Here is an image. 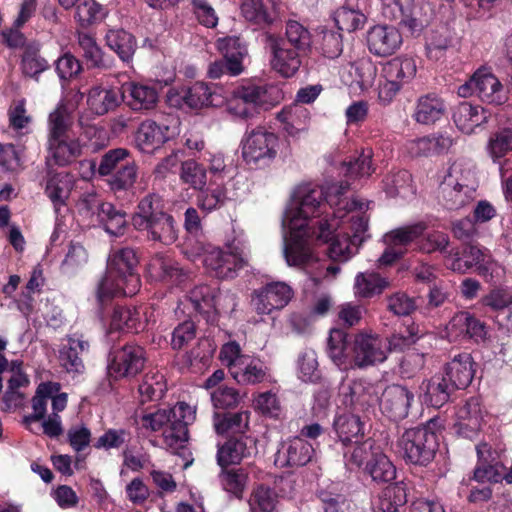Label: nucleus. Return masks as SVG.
I'll use <instances>...</instances> for the list:
<instances>
[{"label": "nucleus", "mask_w": 512, "mask_h": 512, "mask_svg": "<svg viewBox=\"0 0 512 512\" xmlns=\"http://www.w3.org/2000/svg\"><path fill=\"white\" fill-rule=\"evenodd\" d=\"M348 183L332 184L325 192L312 183L298 185L283 215L288 229L284 237V256L289 266H303L315 257L313 240L331 241L328 255L346 262L369 237L366 211L369 203L343 197Z\"/></svg>", "instance_id": "nucleus-1"}, {"label": "nucleus", "mask_w": 512, "mask_h": 512, "mask_svg": "<svg viewBox=\"0 0 512 512\" xmlns=\"http://www.w3.org/2000/svg\"><path fill=\"white\" fill-rule=\"evenodd\" d=\"M347 334L342 329H331L327 353L332 362L341 370L365 369L385 362L389 355L386 340L372 332L361 331L354 335L350 349Z\"/></svg>", "instance_id": "nucleus-2"}, {"label": "nucleus", "mask_w": 512, "mask_h": 512, "mask_svg": "<svg viewBox=\"0 0 512 512\" xmlns=\"http://www.w3.org/2000/svg\"><path fill=\"white\" fill-rule=\"evenodd\" d=\"M136 254L131 248L112 251L104 277L98 284L97 299L103 304L116 296H133L140 289V278L135 273Z\"/></svg>", "instance_id": "nucleus-3"}, {"label": "nucleus", "mask_w": 512, "mask_h": 512, "mask_svg": "<svg viewBox=\"0 0 512 512\" xmlns=\"http://www.w3.org/2000/svg\"><path fill=\"white\" fill-rule=\"evenodd\" d=\"M195 408L179 402L169 410H158L141 417L142 428L162 431L164 443L170 448L181 447L188 440V425L195 420Z\"/></svg>", "instance_id": "nucleus-4"}, {"label": "nucleus", "mask_w": 512, "mask_h": 512, "mask_svg": "<svg viewBox=\"0 0 512 512\" xmlns=\"http://www.w3.org/2000/svg\"><path fill=\"white\" fill-rule=\"evenodd\" d=\"M281 93L277 87L247 82L237 86L228 97L224 96L227 113L240 120H247L279 102Z\"/></svg>", "instance_id": "nucleus-5"}, {"label": "nucleus", "mask_w": 512, "mask_h": 512, "mask_svg": "<svg viewBox=\"0 0 512 512\" xmlns=\"http://www.w3.org/2000/svg\"><path fill=\"white\" fill-rule=\"evenodd\" d=\"M132 225L139 231H145L151 240L165 245L174 243L178 237L173 217L162 211H155L151 196H146L139 203Z\"/></svg>", "instance_id": "nucleus-6"}, {"label": "nucleus", "mask_w": 512, "mask_h": 512, "mask_svg": "<svg viewBox=\"0 0 512 512\" xmlns=\"http://www.w3.org/2000/svg\"><path fill=\"white\" fill-rule=\"evenodd\" d=\"M435 420L425 426L406 430L398 441L399 452L405 461L426 465L431 462L438 449V437L433 431Z\"/></svg>", "instance_id": "nucleus-7"}, {"label": "nucleus", "mask_w": 512, "mask_h": 512, "mask_svg": "<svg viewBox=\"0 0 512 512\" xmlns=\"http://www.w3.org/2000/svg\"><path fill=\"white\" fill-rule=\"evenodd\" d=\"M279 138L264 127L247 131L241 141V154L250 165H266L277 156Z\"/></svg>", "instance_id": "nucleus-8"}, {"label": "nucleus", "mask_w": 512, "mask_h": 512, "mask_svg": "<svg viewBox=\"0 0 512 512\" xmlns=\"http://www.w3.org/2000/svg\"><path fill=\"white\" fill-rule=\"evenodd\" d=\"M475 94L482 102L502 105L508 100V90L489 69H478L465 84L459 86L458 95L466 98Z\"/></svg>", "instance_id": "nucleus-9"}, {"label": "nucleus", "mask_w": 512, "mask_h": 512, "mask_svg": "<svg viewBox=\"0 0 512 512\" xmlns=\"http://www.w3.org/2000/svg\"><path fill=\"white\" fill-rule=\"evenodd\" d=\"M446 266L454 272L465 273L472 267H476L479 274L484 277H500L501 266L493 260L487 249H480L476 246L465 248L462 256L456 251H449L445 255Z\"/></svg>", "instance_id": "nucleus-10"}, {"label": "nucleus", "mask_w": 512, "mask_h": 512, "mask_svg": "<svg viewBox=\"0 0 512 512\" xmlns=\"http://www.w3.org/2000/svg\"><path fill=\"white\" fill-rule=\"evenodd\" d=\"M265 47L270 54V66L276 73L290 78L298 72L304 53L287 46L282 37L272 33L265 35Z\"/></svg>", "instance_id": "nucleus-11"}, {"label": "nucleus", "mask_w": 512, "mask_h": 512, "mask_svg": "<svg viewBox=\"0 0 512 512\" xmlns=\"http://www.w3.org/2000/svg\"><path fill=\"white\" fill-rule=\"evenodd\" d=\"M180 121L170 116L165 123L158 124L153 120L143 121L136 132L135 142L143 152H152L179 134Z\"/></svg>", "instance_id": "nucleus-12"}, {"label": "nucleus", "mask_w": 512, "mask_h": 512, "mask_svg": "<svg viewBox=\"0 0 512 512\" xmlns=\"http://www.w3.org/2000/svg\"><path fill=\"white\" fill-rule=\"evenodd\" d=\"M202 261L213 276L221 279L233 278L236 271L246 264L247 255L243 251H233L231 248L224 251L211 247L205 250Z\"/></svg>", "instance_id": "nucleus-13"}, {"label": "nucleus", "mask_w": 512, "mask_h": 512, "mask_svg": "<svg viewBox=\"0 0 512 512\" xmlns=\"http://www.w3.org/2000/svg\"><path fill=\"white\" fill-rule=\"evenodd\" d=\"M144 363L145 352L142 347L125 345L113 352L108 364V373L115 379L134 377L143 369Z\"/></svg>", "instance_id": "nucleus-14"}, {"label": "nucleus", "mask_w": 512, "mask_h": 512, "mask_svg": "<svg viewBox=\"0 0 512 512\" xmlns=\"http://www.w3.org/2000/svg\"><path fill=\"white\" fill-rule=\"evenodd\" d=\"M292 298V289L284 282H272L256 290L251 303L260 315L284 308Z\"/></svg>", "instance_id": "nucleus-15"}, {"label": "nucleus", "mask_w": 512, "mask_h": 512, "mask_svg": "<svg viewBox=\"0 0 512 512\" xmlns=\"http://www.w3.org/2000/svg\"><path fill=\"white\" fill-rule=\"evenodd\" d=\"M487 412L477 397L468 399L456 412L455 431L458 435L474 439L486 422Z\"/></svg>", "instance_id": "nucleus-16"}, {"label": "nucleus", "mask_w": 512, "mask_h": 512, "mask_svg": "<svg viewBox=\"0 0 512 512\" xmlns=\"http://www.w3.org/2000/svg\"><path fill=\"white\" fill-rule=\"evenodd\" d=\"M121 99L132 111L146 113L156 108L159 93L154 85L128 81L121 87Z\"/></svg>", "instance_id": "nucleus-17"}, {"label": "nucleus", "mask_w": 512, "mask_h": 512, "mask_svg": "<svg viewBox=\"0 0 512 512\" xmlns=\"http://www.w3.org/2000/svg\"><path fill=\"white\" fill-rule=\"evenodd\" d=\"M381 388L364 379L352 381L341 388L343 402L357 410H366L379 402Z\"/></svg>", "instance_id": "nucleus-18"}, {"label": "nucleus", "mask_w": 512, "mask_h": 512, "mask_svg": "<svg viewBox=\"0 0 512 512\" xmlns=\"http://www.w3.org/2000/svg\"><path fill=\"white\" fill-rule=\"evenodd\" d=\"M257 454L256 440L250 436L229 438L223 445L218 446L217 463L222 468L239 464L242 460Z\"/></svg>", "instance_id": "nucleus-19"}, {"label": "nucleus", "mask_w": 512, "mask_h": 512, "mask_svg": "<svg viewBox=\"0 0 512 512\" xmlns=\"http://www.w3.org/2000/svg\"><path fill=\"white\" fill-rule=\"evenodd\" d=\"M402 35L394 26L376 25L367 32V46L369 51L381 57L395 53L402 44Z\"/></svg>", "instance_id": "nucleus-20"}, {"label": "nucleus", "mask_w": 512, "mask_h": 512, "mask_svg": "<svg viewBox=\"0 0 512 512\" xmlns=\"http://www.w3.org/2000/svg\"><path fill=\"white\" fill-rule=\"evenodd\" d=\"M183 103L192 109L224 105V89L217 85L196 82L179 94Z\"/></svg>", "instance_id": "nucleus-21"}, {"label": "nucleus", "mask_w": 512, "mask_h": 512, "mask_svg": "<svg viewBox=\"0 0 512 512\" xmlns=\"http://www.w3.org/2000/svg\"><path fill=\"white\" fill-rule=\"evenodd\" d=\"M314 454L313 446L301 437L281 444L275 455V464L281 468L306 465Z\"/></svg>", "instance_id": "nucleus-22"}, {"label": "nucleus", "mask_w": 512, "mask_h": 512, "mask_svg": "<svg viewBox=\"0 0 512 512\" xmlns=\"http://www.w3.org/2000/svg\"><path fill=\"white\" fill-rule=\"evenodd\" d=\"M413 398V393L406 387L391 385L382 392L379 401L383 413L393 420H400L408 415Z\"/></svg>", "instance_id": "nucleus-23"}, {"label": "nucleus", "mask_w": 512, "mask_h": 512, "mask_svg": "<svg viewBox=\"0 0 512 512\" xmlns=\"http://www.w3.org/2000/svg\"><path fill=\"white\" fill-rule=\"evenodd\" d=\"M226 299H229L231 307L234 308L236 304L233 296L222 294L215 296L213 289L207 285L196 286L188 295V301L192 308L200 314L207 315L208 321L214 320L215 313L222 306V300Z\"/></svg>", "instance_id": "nucleus-24"}, {"label": "nucleus", "mask_w": 512, "mask_h": 512, "mask_svg": "<svg viewBox=\"0 0 512 512\" xmlns=\"http://www.w3.org/2000/svg\"><path fill=\"white\" fill-rule=\"evenodd\" d=\"M217 48L223 54L227 75L238 76L244 72L243 60L247 56V48L239 37L229 36L217 41Z\"/></svg>", "instance_id": "nucleus-25"}, {"label": "nucleus", "mask_w": 512, "mask_h": 512, "mask_svg": "<svg viewBox=\"0 0 512 512\" xmlns=\"http://www.w3.org/2000/svg\"><path fill=\"white\" fill-rule=\"evenodd\" d=\"M90 344L83 335L68 336L67 344L60 350V361L68 372L80 373L84 369L82 357L89 352Z\"/></svg>", "instance_id": "nucleus-26"}, {"label": "nucleus", "mask_w": 512, "mask_h": 512, "mask_svg": "<svg viewBox=\"0 0 512 512\" xmlns=\"http://www.w3.org/2000/svg\"><path fill=\"white\" fill-rule=\"evenodd\" d=\"M241 385H256L269 376V369L259 358L247 355L230 374Z\"/></svg>", "instance_id": "nucleus-27"}, {"label": "nucleus", "mask_w": 512, "mask_h": 512, "mask_svg": "<svg viewBox=\"0 0 512 512\" xmlns=\"http://www.w3.org/2000/svg\"><path fill=\"white\" fill-rule=\"evenodd\" d=\"M490 113L480 105L461 102L453 112V121L466 134L474 132L476 127L488 121Z\"/></svg>", "instance_id": "nucleus-28"}, {"label": "nucleus", "mask_w": 512, "mask_h": 512, "mask_svg": "<svg viewBox=\"0 0 512 512\" xmlns=\"http://www.w3.org/2000/svg\"><path fill=\"white\" fill-rule=\"evenodd\" d=\"M447 112V106L436 94H427L418 98L413 113L417 123L431 125L441 120Z\"/></svg>", "instance_id": "nucleus-29"}, {"label": "nucleus", "mask_w": 512, "mask_h": 512, "mask_svg": "<svg viewBox=\"0 0 512 512\" xmlns=\"http://www.w3.org/2000/svg\"><path fill=\"white\" fill-rule=\"evenodd\" d=\"M48 161L53 160L55 164L64 166L81 155L82 145L78 140L68 136L48 139Z\"/></svg>", "instance_id": "nucleus-30"}, {"label": "nucleus", "mask_w": 512, "mask_h": 512, "mask_svg": "<svg viewBox=\"0 0 512 512\" xmlns=\"http://www.w3.org/2000/svg\"><path fill=\"white\" fill-rule=\"evenodd\" d=\"M478 465L474 470V479L477 482L498 483L503 480L504 467L494 462L491 449L488 444L481 443L477 446Z\"/></svg>", "instance_id": "nucleus-31"}, {"label": "nucleus", "mask_w": 512, "mask_h": 512, "mask_svg": "<svg viewBox=\"0 0 512 512\" xmlns=\"http://www.w3.org/2000/svg\"><path fill=\"white\" fill-rule=\"evenodd\" d=\"M446 376L451 386L458 389L466 388L472 381L475 369L469 353H460L447 364Z\"/></svg>", "instance_id": "nucleus-32"}, {"label": "nucleus", "mask_w": 512, "mask_h": 512, "mask_svg": "<svg viewBox=\"0 0 512 512\" xmlns=\"http://www.w3.org/2000/svg\"><path fill=\"white\" fill-rule=\"evenodd\" d=\"M442 181L455 184L467 191H476L478 182L475 165L471 160L458 159L448 167Z\"/></svg>", "instance_id": "nucleus-33"}, {"label": "nucleus", "mask_w": 512, "mask_h": 512, "mask_svg": "<svg viewBox=\"0 0 512 512\" xmlns=\"http://www.w3.org/2000/svg\"><path fill=\"white\" fill-rule=\"evenodd\" d=\"M380 447L376 445L375 441L368 438L362 442L355 440L349 444L343 445V457L345 466L349 470L355 468L365 467L367 462L371 460L376 452V449Z\"/></svg>", "instance_id": "nucleus-34"}, {"label": "nucleus", "mask_w": 512, "mask_h": 512, "mask_svg": "<svg viewBox=\"0 0 512 512\" xmlns=\"http://www.w3.org/2000/svg\"><path fill=\"white\" fill-rule=\"evenodd\" d=\"M120 94L121 92L112 87L94 86L88 93L87 105L93 113L104 115L120 104Z\"/></svg>", "instance_id": "nucleus-35"}, {"label": "nucleus", "mask_w": 512, "mask_h": 512, "mask_svg": "<svg viewBox=\"0 0 512 512\" xmlns=\"http://www.w3.org/2000/svg\"><path fill=\"white\" fill-rule=\"evenodd\" d=\"M416 72L417 66L413 58L396 57L383 64L381 77L402 86L410 82L415 77Z\"/></svg>", "instance_id": "nucleus-36"}, {"label": "nucleus", "mask_w": 512, "mask_h": 512, "mask_svg": "<svg viewBox=\"0 0 512 512\" xmlns=\"http://www.w3.org/2000/svg\"><path fill=\"white\" fill-rule=\"evenodd\" d=\"M151 277L166 283L179 284L185 278V272L179 267L173 259L158 255L153 258L148 266Z\"/></svg>", "instance_id": "nucleus-37"}, {"label": "nucleus", "mask_w": 512, "mask_h": 512, "mask_svg": "<svg viewBox=\"0 0 512 512\" xmlns=\"http://www.w3.org/2000/svg\"><path fill=\"white\" fill-rule=\"evenodd\" d=\"M486 149L493 163L498 164V169L501 164L509 166L510 159L505 157L512 151V128H502L493 133L488 140Z\"/></svg>", "instance_id": "nucleus-38"}, {"label": "nucleus", "mask_w": 512, "mask_h": 512, "mask_svg": "<svg viewBox=\"0 0 512 512\" xmlns=\"http://www.w3.org/2000/svg\"><path fill=\"white\" fill-rule=\"evenodd\" d=\"M475 192L473 190L467 191L455 184L442 181L438 188V200L445 208L458 210L473 201Z\"/></svg>", "instance_id": "nucleus-39"}, {"label": "nucleus", "mask_w": 512, "mask_h": 512, "mask_svg": "<svg viewBox=\"0 0 512 512\" xmlns=\"http://www.w3.org/2000/svg\"><path fill=\"white\" fill-rule=\"evenodd\" d=\"M453 388L445 377L434 376L421 385L423 393L420 397L425 404L439 408L448 401Z\"/></svg>", "instance_id": "nucleus-40"}, {"label": "nucleus", "mask_w": 512, "mask_h": 512, "mask_svg": "<svg viewBox=\"0 0 512 512\" xmlns=\"http://www.w3.org/2000/svg\"><path fill=\"white\" fill-rule=\"evenodd\" d=\"M107 46L113 50L123 62H130L136 51L135 37L123 29H110L105 35Z\"/></svg>", "instance_id": "nucleus-41"}, {"label": "nucleus", "mask_w": 512, "mask_h": 512, "mask_svg": "<svg viewBox=\"0 0 512 512\" xmlns=\"http://www.w3.org/2000/svg\"><path fill=\"white\" fill-rule=\"evenodd\" d=\"M426 229L427 225L423 221L401 226L384 234L382 241L384 245H392L405 250V247L422 236Z\"/></svg>", "instance_id": "nucleus-42"}, {"label": "nucleus", "mask_w": 512, "mask_h": 512, "mask_svg": "<svg viewBox=\"0 0 512 512\" xmlns=\"http://www.w3.org/2000/svg\"><path fill=\"white\" fill-rule=\"evenodd\" d=\"M364 471L378 483L390 482L396 478V468L381 448L376 449L371 460L365 465Z\"/></svg>", "instance_id": "nucleus-43"}, {"label": "nucleus", "mask_w": 512, "mask_h": 512, "mask_svg": "<svg viewBox=\"0 0 512 512\" xmlns=\"http://www.w3.org/2000/svg\"><path fill=\"white\" fill-rule=\"evenodd\" d=\"M387 279L375 272H360L355 276L354 294L359 298H371L381 294L387 287Z\"/></svg>", "instance_id": "nucleus-44"}, {"label": "nucleus", "mask_w": 512, "mask_h": 512, "mask_svg": "<svg viewBox=\"0 0 512 512\" xmlns=\"http://www.w3.org/2000/svg\"><path fill=\"white\" fill-rule=\"evenodd\" d=\"M71 189L72 180L68 174L57 173L48 177L45 193L52 201L56 211L65 205L66 200L69 198Z\"/></svg>", "instance_id": "nucleus-45"}, {"label": "nucleus", "mask_w": 512, "mask_h": 512, "mask_svg": "<svg viewBox=\"0 0 512 512\" xmlns=\"http://www.w3.org/2000/svg\"><path fill=\"white\" fill-rule=\"evenodd\" d=\"M59 390V384L53 382L41 383L38 386L36 394L32 399L33 413L24 418V422L28 426L45 418L48 402L50 398L53 397V394L57 393Z\"/></svg>", "instance_id": "nucleus-46"}, {"label": "nucleus", "mask_w": 512, "mask_h": 512, "mask_svg": "<svg viewBox=\"0 0 512 512\" xmlns=\"http://www.w3.org/2000/svg\"><path fill=\"white\" fill-rule=\"evenodd\" d=\"M334 429L342 445L358 440L364 434V424L359 416L350 413L338 415L334 420Z\"/></svg>", "instance_id": "nucleus-47"}, {"label": "nucleus", "mask_w": 512, "mask_h": 512, "mask_svg": "<svg viewBox=\"0 0 512 512\" xmlns=\"http://www.w3.org/2000/svg\"><path fill=\"white\" fill-rule=\"evenodd\" d=\"M283 39L287 42V46L304 54L310 51L312 46V35L310 31L303 24L295 20L286 22Z\"/></svg>", "instance_id": "nucleus-48"}, {"label": "nucleus", "mask_w": 512, "mask_h": 512, "mask_svg": "<svg viewBox=\"0 0 512 512\" xmlns=\"http://www.w3.org/2000/svg\"><path fill=\"white\" fill-rule=\"evenodd\" d=\"M111 236L119 237L124 235L127 229L126 213L116 209L111 203H106L102 214L96 221Z\"/></svg>", "instance_id": "nucleus-49"}, {"label": "nucleus", "mask_w": 512, "mask_h": 512, "mask_svg": "<svg viewBox=\"0 0 512 512\" xmlns=\"http://www.w3.org/2000/svg\"><path fill=\"white\" fill-rule=\"evenodd\" d=\"M278 119L285 124L284 129L288 135L296 137L307 130L309 117L305 108L295 105L282 110Z\"/></svg>", "instance_id": "nucleus-50"}, {"label": "nucleus", "mask_w": 512, "mask_h": 512, "mask_svg": "<svg viewBox=\"0 0 512 512\" xmlns=\"http://www.w3.org/2000/svg\"><path fill=\"white\" fill-rule=\"evenodd\" d=\"M407 502L406 490L402 483L387 486L379 497L380 512H402Z\"/></svg>", "instance_id": "nucleus-51"}, {"label": "nucleus", "mask_w": 512, "mask_h": 512, "mask_svg": "<svg viewBox=\"0 0 512 512\" xmlns=\"http://www.w3.org/2000/svg\"><path fill=\"white\" fill-rule=\"evenodd\" d=\"M166 389L165 377L158 371L146 373L139 385V393L143 402L160 400Z\"/></svg>", "instance_id": "nucleus-52"}, {"label": "nucleus", "mask_w": 512, "mask_h": 512, "mask_svg": "<svg viewBox=\"0 0 512 512\" xmlns=\"http://www.w3.org/2000/svg\"><path fill=\"white\" fill-rule=\"evenodd\" d=\"M106 203L101 200L94 189H90L80 195L76 209L78 214L89 223H95L102 214V209H104Z\"/></svg>", "instance_id": "nucleus-53"}, {"label": "nucleus", "mask_w": 512, "mask_h": 512, "mask_svg": "<svg viewBox=\"0 0 512 512\" xmlns=\"http://www.w3.org/2000/svg\"><path fill=\"white\" fill-rule=\"evenodd\" d=\"M249 411L227 414L223 417L215 415L214 428L216 433H244L249 427Z\"/></svg>", "instance_id": "nucleus-54"}, {"label": "nucleus", "mask_w": 512, "mask_h": 512, "mask_svg": "<svg viewBox=\"0 0 512 512\" xmlns=\"http://www.w3.org/2000/svg\"><path fill=\"white\" fill-rule=\"evenodd\" d=\"M383 189L390 197H405L413 193L412 176L406 170L390 173L383 180Z\"/></svg>", "instance_id": "nucleus-55"}, {"label": "nucleus", "mask_w": 512, "mask_h": 512, "mask_svg": "<svg viewBox=\"0 0 512 512\" xmlns=\"http://www.w3.org/2000/svg\"><path fill=\"white\" fill-rule=\"evenodd\" d=\"M221 486L225 491L241 498L246 488L248 481V474L245 469H226L222 468L219 475Z\"/></svg>", "instance_id": "nucleus-56"}, {"label": "nucleus", "mask_w": 512, "mask_h": 512, "mask_svg": "<svg viewBox=\"0 0 512 512\" xmlns=\"http://www.w3.org/2000/svg\"><path fill=\"white\" fill-rule=\"evenodd\" d=\"M180 179L193 189L202 190L207 183V171L202 164L193 159L181 163Z\"/></svg>", "instance_id": "nucleus-57"}, {"label": "nucleus", "mask_w": 512, "mask_h": 512, "mask_svg": "<svg viewBox=\"0 0 512 512\" xmlns=\"http://www.w3.org/2000/svg\"><path fill=\"white\" fill-rule=\"evenodd\" d=\"M110 327L113 330L138 332L142 328L139 311L129 307H117L112 314Z\"/></svg>", "instance_id": "nucleus-58"}, {"label": "nucleus", "mask_w": 512, "mask_h": 512, "mask_svg": "<svg viewBox=\"0 0 512 512\" xmlns=\"http://www.w3.org/2000/svg\"><path fill=\"white\" fill-rule=\"evenodd\" d=\"M334 20L339 30L353 32L364 26L366 16L359 9L342 6L335 12Z\"/></svg>", "instance_id": "nucleus-59"}, {"label": "nucleus", "mask_w": 512, "mask_h": 512, "mask_svg": "<svg viewBox=\"0 0 512 512\" xmlns=\"http://www.w3.org/2000/svg\"><path fill=\"white\" fill-rule=\"evenodd\" d=\"M373 151L370 148L364 149L354 160L343 163L345 175L349 178L368 177L375 172L372 163Z\"/></svg>", "instance_id": "nucleus-60"}, {"label": "nucleus", "mask_w": 512, "mask_h": 512, "mask_svg": "<svg viewBox=\"0 0 512 512\" xmlns=\"http://www.w3.org/2000/svg\"><path fill=\"white\" fill-rule=\"evenodd\" d=\"M278 497L275 491L266 486L257 487L249 499L250 512H273L277 506Z\"/></svg>", "instance_id": "nucleus-61"}, {"label": "nucleus", "mask_w": 512, "mask_h": 512, "mask_svg": "<svg viewBox=\"0 0 512 512\" xmlns=\"http://www.w3.org/2000/svg\"><path fill=\"white\" fill-rule=\"evenodd\" d=\"M48 68L47 60L40 55L38 49L33 47L25 49L21 60V70L25 76L37 79L39 74Z\"/></svg>", "instance_id": "nucleus-62"}, {"label": "nucleus", "mask_w": 512, "mask_h": 512, "mask_svg": "<svg viewBox=\"0 0 512 512\" xmlns=\"http://www.w3.org/2000/svg\"><path fill=\"white\" fill-rule=\"evenodd\" d=\"M71 118L63 105H59L49 114L48 118V139L64 137L69 135Z\"/></svg>", "instance_id": "nucleus-63"}, {"label": "nucleus", "mask_w": 512, "mask_h": 512, "mask_svg": "<svg viewBox=\"0 0 512 512\" xmlns=\"http://www.w3.org/2000/svg\"><path fill=\"white\" fill-rule=\"evenodd\" d=\"M270 0H242L241 13L246 20L254 23H268L271 21L268 13Z\"/></svg>", "instance_id": "nucleus-64"}]
</instances>
